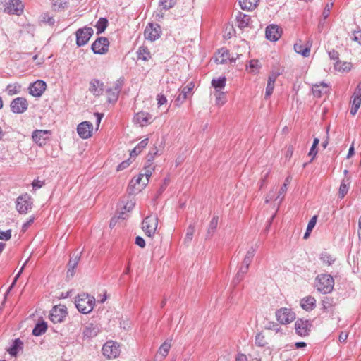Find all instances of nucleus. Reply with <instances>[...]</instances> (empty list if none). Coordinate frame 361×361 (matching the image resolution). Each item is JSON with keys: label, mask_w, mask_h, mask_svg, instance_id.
Returning a JSON list of instances; mask_svg holds the SVG:
<instances>
[{"label": "nucleus", "mask_w": 361, "mask_h": 361, "mask_svg": "<svg viewBox=\"0 0 361 361\" xmlns=\"http://www.w3.org/2000/svg\"><path fill=\"white\" fill-rule=\"evenodd\" d=\"M75 306L82 314L90 313L95 305V298L87 293L79 294L75 300Z\"/></svg>", "instance_id": "1"}, {"label": "nucleus", "mask_w": 361, "mask_h": 361, "mask_svg": "<svg viewBox=\"0 0 361 361\" xmlns=\"http://www.w3.org/2000/svg\"><path fill=\"white\" fill-rule=\"evenodd\" d=\"M316 286L317 290L326 294L332 291L334 286V280L331 275L319 274L317 279Z\"/></svg>", "instance_id": "2"}, {"label": "nucleus", "mask_w": 361, "mask_h": 361, "mask_svg": "<svg viewBox=\"0 0 361 361\" xmlns=\"http://www.w3.org/2000/svg\"><path fill=\"white\" fill-rule=\"evenodd\" d=\"M93 33V29L90 27H85L83 28L78 29L75 32L77 46L82 47L86 44Z\"/></svg>", "instance_id": "3"}, {"label": "nucleus", "mask_w": 361, "mask_h": 361, "mask_svg": "<svg viewBox=\"0 0 361 361\" xmlns=\"http://www.w3.org/2000/svg\"><path fill=\"white\" fill-rule=\"evenodd\" d=\"M142 230L148 237H152L157 228L158 218L157 216H147L142 221Z\"/></svg>", "instance_id": "4"}, {"label": "nucleus", "mask_w": 361, "mask_h": 361, "mask_svg": "<svg viewBox=\"0 0 361 361\" xmlns=\"http://www.w3.org/2000/svg\"><path fill=\"white\" fill-rule=\"evenodd\" d=\"M109 47V41L106 37H100L92 44L91 49L95 54H105L107 53Z\"/></svg>", "instance_id": "5"}, {"label": "nucleus", "mask_w": 361, "mask_h": 361, "mask_svg": "<svg viewBox=\"0 0 361 361\" xmlns=\"http://www.w3.org/2000/svg\"><path fill=\"white\" fill-rule=\"evenodd\" d=\"M120 345L118 343L109 341H107L102 348L103 355L108 357L116 358L120 354Z\"/></svg>", "instance_id": "6"}, {"label": "nucleus", "mask_w": 361, "mask_h": 361, "mask_svg": "<svg viewBox=\"0 0 361 361\" xmlns=\"http://www.w3.org/2000/svg\"><path fill=\"white\" fill-rule=\"evenodd\" d=\"M67 315L66 308L64 306H54L49 314L51 321L54 323H61Z\"/></svg>", "instance_id": "7"}, {"label": "nucleus", "mask_w": 361, "mask_h": 361, "mask_svg": "<svg viewBox=\"0 0 361 361\" xmlns=\"http://www.w3.org/2000/svg\"><path fill=\"white\" fill-rule=\"evenodd\" d=\"M32 202L27 194L23 195L18 197L16 201V209L20 214H25L32 208Z\"/></svg>", "instance_id": "8"}, {"label": "nucleus", "mask_w": 361, "mask_h": 361, "mask_svg": "<svg viewBox=\"0 0 361 361\" xmlns=\"http://www.w3.org/2000/svg\"><path fill=\"white\" fill-rule=\"evenodd\" d=\"M277 320L283 324L292 322L295 319V313L290 309L281 308L276 312Z\"/></svg>", "instance_id": "9"}, {"label": "nucleus", "mask_w": 361, "mask_h": 361, "mask_svg": "<svg viewBox=\"0 0 361 361\" xmlns=\"http://www.w3.org/2000/svg\"><path fill=\"white\" fill-rule=\"evenodd\" d=\"M311 327V322L308 320H304L302 319H298L295 324V332L300 336H305L309 335Z\"/></svg>", "instance_id": "10"}, {"label": "nucleus", "mask_w": 361, "mask_h": 361, "mask_svg": "<svg viewBox=\"0 0 361 361\" xmlns=\"http://www.w3.org/2000/svg\"><path fill=\"white\" fill-rule=\"evenodd\" d=\"M161 27L158 24L149 23L146 27L144 35L147 39L153 42L160 37Z\"/></svg>", "instance_id": "11"}, {"label": "nucleus", "mask_w": 361, "mask_h": 361, "mask_svg": "<svg viewBox=\"0 0 361 361\" xmlns=\"http://www.w3.org/2000/svg\"><path fill=\"white\" fill-rule=\"evenodd\" d=\"M23 5L20 0H10L4 8V11L8 14L19 16L23 12Z\"/></svg>", "instance_id": "12"}, {"label": "nucleus", "mask_w": 361, "mask_h": 361, "mask_svg": "<svg viewBox=\"0 0 361 361\" xmlns=\"http://www.w3.org/2000/svg\"><path fill=\"white\" fill-rule=\"evenodd\" d=\"M47 88V84L44 81L38 80L29 86V93L35 97H40Z\"/></svg>", "instance_id": "13"}, {"label": "nucleus", "mask_w": 361, "mask_h": 361, "mask_svg": "<svg viewBox=\"0 0 361 361\" xmlns=\"http://www.w3.org/2000/svg\"><path fill=\"white\" fill-rule=\"evenodd\" d=\"M93 126L90 121L80 123L77 128L79 136L82 139H87L92 136Z\"/></svg>", "instance_id": "14"}, {"label": "nucleus", "mask_w": 361, "mask_h": 361, "mask_svg": "<svg viewBox=\"0 0 361 361\" xmlns=\"http://www.w3.org/2000/svg\"><path fill=\"white\" fill-rule=\"evenodd\" d=\"M27 102L23 97H17L11 103V109L13 113H23L27 109Z\"/></svg>", "instance_id": "15"}, {"label": "nucleus", "mask_w": 361, "mask_h": 361, "mask_svg": "<svg viewBox=\"0 0 361 361\" xmlns=\"http://www.w3.org/2000/svg\"><path fill=\"white\" fill-rule=\"evenodd\" d=\"M82 252L75 251L71 255V257L68 264L67 275L73 276L75 274L74 269L78 264L80 259Z\"/></svg>", "instance_id": "16"}, {"label": "nucleus", "mask_w": 361, "mask_h": 361, "mask_svg": "<svg viewBox=\"0 0 361 361\" xmlns=\"http://www.w3.org/2000/svg\"><path fill=\"white\" fill-rule=\"evenodd\" d=\"M281 35V30L278 25H270L266 28V37L270 41H277Z\"/></svg>", "instance_id": "17"}, {"label": "nucleus", "mask_w": 361, "mask_h": 361, "mask_svg": "<svg viewBox=\"0 0 361 361\" xmlns=\"http://www.w3.org/2000/svg\"><path fill=\"white\" fill-rule=\"evenodd\" d=\"M352 106L350 113H357L361 105V82L357 85L353 95Z\"/></svg>", "instance_id": "18"}, {"label": "nucleus", "mask_w": 361, "mask_h": 361, "mask_svg": "<svg viewBox=\"0 0 361 361\" xmlns=\"http://www.w3.org/2000/svg\"><path fill=\"white\" fill-rule=\"evenodd\" d=\"M312 94L316 97H321L327 94L330 91V87L325 82H320L313 85L312 87Z\"/></svg>", "instance_id": "19"}, {"label": "nucleus", "mask_w": 361, "mask_h": 361, "mask_svg": "<svg viewBox=\"0 0 361 361\" xmlns=\"http://www.w3.org/2000/svg\"><path fill=\"white\" fill-rule=\"evenodd\" d=\"M49 134H50L49 130H36L32 133V139L36 144L42 146L45 145Z\"/></svg>", "instance_id": "20"}, {"label": "nucleus", "mask_w": 361, "mask_h": 361, "mask_svg": "<svg viewBox=\"0 0 361 361\" xmlns=\"http://www.w3.org/2000/svg\"><path fill=\"white\" fill-rule=\"evenodd\" d=\"M133 121L135 125L144 127L151 123L153 118L150 114H134Z\"/></svg>", "instance_id": "21"}, {"label": "nucleus", "mask_w": 361, "mask_h": 361, "mask_svg": "<svg viewBox=\"0 0 361 361\" xmlns=\"http://www.w3.org/2000/svg\"><path fill=\"white\" fill-rule=\"evenodd\" d=\"M89 90L94 96H100L104 92V83L97 79H93L90 82Z\"/></svg>", "instance_id": "22"}, {"label": "nucleus", "mask_w": 361, "mask_h": 361, "mask_svg": "<svg viewBox=\"0 0 361 361\" xmlns=\"http://www.w3.org/2000/svg\"><path fill=\"white\" fill-rule=\"evenodd\" d=\"M312 46V42L308 41L305 46H304L302 43V41L300 40L298 42H296L294 45V49L298 53L301 54L304 57H307L310 53V49Z\"/></svg>", "instance_id": "23"}, {"label": "nucleus", "mask_w": 361, "mask_h": 361, "mask_svg": "<svg viewBox=\"0 0 361 361\" xmlns=\"http://www.w3.org/2000/svg\"><path fill=\"white\" fill-rule=\"evenodd\" d=\"M100 331V329L97 324L92 323L88 324L84 329L82 334L87 338L95 337Z\"/></svg>", "instance_id": "24"}, {"label": "nucleus", "mask_w": 361, "mask_h": 361, "mask_svg": "<svg viewBox=\"0 0 361 361\" xmlns=\"http://www.w3.org/2000/svg\"><path fill=\"white\" fill-rule=\"evenodd\" d=\"M229 51L226 49H221L215 56V61L219 64L226 63L228 61H235V59L229 58Z\"/></svg>", "instance_id": "25"}, {"label": "nucleus", "mask_w": 361, "mask_h": 361, "mask_svg": "<svg viewBox=\"0 0 361 361\" xmlns=\"http://www.w3.org/2000/svg\"><path fill=\"white\" fill-rule=\"evenodd\" d=\"M315 305L316 300L312 296L305 297L300 301L302 308L307 311L313 310L315 307Z\"/></svg>", "instance_id": "26"}, {"label": "nucleus", "mask_w": 361, "mask_h": 361, "mask_svg": "<svg viewBox=\"0 0 361 361\" xmlns=\"http://www.w3.org/2000/svg\"><path fill=\"white\" fill-rule=\"evenodd\" d=\"M236 20L238 23V27L243 29L249 26L251 18L248 15L239 12L236 16Z\"/></svg>", "instance_id": "27"}, {"label": "nucleus", "mask_w": 361, "mask_h": 361, "mask_svg": "<svg viewBox=\"0 0 361 361\" xmlns=\"http://www.w3.org/2000/svg\"><path fill=\"white\" fill-rule=\"evenodd\" d=\"M259 0H239V4L242 9L252 11L258 5Z\"/></svg>", "instance_id": "28"}, {"label": "nucleus", "mask_w": 361, "mask_h": 361, "mask_svg": "<svg viewBox=\"0 0 361 361\" xmlns=\"http://www.w3.org/2000/svg\"><path fill=\"white\" fill-rule=\"evenodd\" d=\"M255 249L253 247H251L249 250L247 252L246 255L243 262V270L245 271L248 270L249 266L255 256Z\"/></svg>", "instance_id": "29"}, {"label": "nucleus", "mask_w": 361, "mask_h": 361, "mask_svg": "<svg viewBox=\"0 0 361 361\" xmlns=\"http://www.w3.org/2000/svg\"><path fill=\"white\" fill-rule=\"evenodd\" d=\"M47 329V323L44 321L38 322L32 330V334L35 336H40L45 333Z\"/></svg>", "instance_id": "30"}, {"label": "nucleus", "mask_w": 361, "mask_h": 361, "mask_svg": "<svg viewBox=\"0 0 361 361\" xmlns=\"http://www.w3.org/2000/svg\"><path fill=\"white\" fill-rule=\"evenodd\" d=\"M22 86L18 83L9 84L7 85L6 91L8 95H14L20 92Z\"/></svg>", "instance_id": "31"}, {"label": "nucleus", "mask_w": 361, "mask_h": 361, "mask_svg": "<svg viewBox=\"0 0 361 361\" xmlns=\"http://www.w3.org/2000/svg\"><path fill=\"white\" fill-rule=\"evenodd\" d=\"M171 340H166L164 342L159 349V355L161 356V358L165 357L169 351L171 346Z\"/></svg>", "instance_id": "32"}, {"label": "nucleus", "mask_w": 361, "mask_h": 361, "mask_svg": "<svg viewBox=\"0 0 361 361\" xmlns=\"http://www.w3.org/2000/svg\"><path fill=\"white\" fill-rule=\"evenodd\" d=\"M108 25V20L105 18H100L95 27L97 30V34L100 35L104 32Z\"/></svg>", "instance_id": "33"}, {"label": "nucleus", "mask_w": 361, "mask_h": 361, "mask_svg": "<svg viewBox=\"0 0 361 361\" xmlns=\"http://www.w3.org/2000/svg\"><path fill=\"white\" fill-rule=\"evenodd\" d=\"M137 56L139 59H142L143 61H148V59L151 57L150 52L147 47H140L137 51Z\"/></svg>", "instance_id": "34"}, {"label": "nucleus", "mask_w": 361, "mask_h": 361, "mask_svg": "<svg viewBox=\"0 0 361 361\" xmlns=\"http://www.w3.org/2000/svg\"><path fill=\"white\" fill-rule=\"evenodd\" d=\"M349 185H350V180L349 178L344 179L342 183H341L340 188H339V197L341 198L344 197V196L347 194L348 189H349Z\"/></svg>", "instance_id": "35"}, {"label": "nucleus", "mask_w": 361, "mask_h": 361, "mask_svg": "<svg viewBox=\"0 0 361 361\" xmlns=\"http://www.w3.org/2000/svg\"><path fill=\"white\" fill-rule=\"evenodd\" d=\"M152 171L153 168L151 166V165L145 164V173H142L145 176V179L142 181V187H145L147 185L149 182V178L152 173Z\"/></svg>", "instance_id": "36"}, {"label": "nucleus", "mask_w": 361, "mask_h": 361, "mask_svg": "<svg viewBox=\"0 0 361 361\" xmlns=\"http://www.w3.org/2000/svg\"><path fill=\"white\" fill-rule=\"evenodd\" d=\"M352 65L348 62L337 61L335 64V68L339 71L348 72L350 71Z\"/></svg>", "instance_id": "37"}, {"label": "nucleus", "mask_w": 361, "mask_h": 361, "mask_svg": "<svg viewBox=\"0 0 361 361\" xmlns=\"http://www.w3.org/2000/svg\"><path fill=\"white\" fill-rule=\"evenodd\" d=\"M218 220H219V219H218L217 216H214L212 219V220L209 223V225L208 230H207V236L212 235L213 233L214 232V231L216 230V228L217 227Z\"/></svg>", "instance_id": "38"}, {"label": "nucleus", "mask_w": 361, "mask_h": 361, "mask_svg": "<svg viewBox=\"0 0 361 361\" xmlns=\"http://www.w3.org/2000/svg\"><path fill=\"white\" fill-rule=\"evenodd\" d=\"M317 216H314L309 221L308 224H307V229H306V232L304 235V239H307L309 236H310V232L312 231L313 228L316 225V223H317Z\"/></svg>", "instance_id": "39"}, {"label": "nucleus", "mask_w": 361, "mask_h": 361, "mask_svg": "<svg viewBox=\"0 0 361 361\" xmlns=\"http://www.w3.org/2000/svg\"><path fill=\"white\" fill-rule=\"evenodd\" d=\"M107 102L109 104H114L118 100V94L113 91L112 89L106 90Z\"/></svg>", "instance_id": "40"}, {"label": "nucleus", "mask_w": 361, "mask_h": 361, "mask_svg": "<svg viewBox=\"0 0 361 361\" xmlns=\"http://www.w3.org/2000/svg\"><path fill=\"white\" fill-rule=\"evenodd\" d=\"M320 259L327 265H331L335 261V259L329 255L328 252H323L320 255Z\"/></svg>", "instance_id": "41"}, {"label": "nucleus", "mask_w": 361, "mask_h": 361, "mask_svg": "<svg viewBox=\"0 0 361 361\" xmlns=\"http://www.w3.org/2000/svg\"><path fill=\"white\" fill-rule=\"evenodd\" d=\"M176 4V0H159V6L164 10H169Z\"/></svg>", "instance_id": "42"}, {"label": "nucleus", "mask_w": 361, "mask_h": 361, "mask_svg": "<svg viewBox=\"0 0 361 361\" xmlns=\"http://www.w3.org/2000/svg\"><path fill=\"white\" fill-rule=\"evenodd\" d=\"M255 344L259 347H264L267 344V341L262 333H259L255 336Z\"/></svg>", "instance_id": "43"}, {"label": "nucleus", "mask_w": 361, "mask_h": 361, "mask_svg": "<svg viewBox=\"0 0 361 361\" xmlns=\"http://www.w3.org/2000/svg\"><path fill=\"white\" fill-rule=\"evenodd\" d=\"M212 86L216 89H222L224 87L226 84V78H219L218 79H213L212 81Z\"/></svg>", "instance_id": "44"}, {"label": "nucleus", "mask_w": 361, "mask_h": 361, "mask_svg": "<svg viewBox=\"0 0 361 361\" xmlns=\"http://www.w3.org/2000/svg\"><path fill=\"white\" fill-rule=\"evenodd\" d=\"M23 345V343L19 340V339H16L11 347L10 348V349L8 350V352L11 355H13L15 356L17 353H18V348Z\"/></svg>", "instance_id": "45"}, {"label": "nucleus", "mask_w": 361, "mask_h": 361, "mask_svg": "<svg viewBox=\"0 0 361 361\" xmlns=\"http://www.w3.org/2000/svg\"><path fill=\"white\" fill-rule=\"evenodd\" d=\"M243 266L239 269V271L236 274L235 278L233 280V283L236 285L243 279L245 274L247 272L248 270H246L245 271H243Z\"/></svg>", "instance_id": "46"}, {"label": "nucleus", "mask_w": 361, "mask_h": 361, "mask_svg": "<svg viewBox=\"0 0 361 361\" xmlns=\"http://www.w3.org/2000/svg\"><path fill=\"white\" fill-rule=\"evenodd\" d=\"M195 232V226L193 225H190L188 228L185 238V242H190L192 239V236Z\"/></svg>", "instance_id": "47"}, {"label": "nucleus", "mask_w": 361, "mask_h": 361, "mask_svg": "<svg viewBox=\"0 0 361 361\" xmlns=\"http://www.w3.org/2000/svg\"><path fill=\"white\" fill-rule=\"evenodd\" d=\"M42 21L49 25H52L54 24L55 23V20L54 19L51 17V16H49L48 14L47 13H44L42 16Z\"/></svg>", "instance_id": "48"}, {"label": "nucleus", "mask_w": 361, "mask_h": 361, "mask_svg": "<svg viewBox=\"0 0 361 361\" xmlns=\"http://www.w3.org/2000/svg\"><path fill=\"white\" fill-rule=\"evenodd\" d=\"M185 99L186 97H184V94H181L180 92H179L174 99L173 104L175 106H180Z\"/></svg>", "instance_id": "49"}, {"label": "nucleus", "mask_w": 361, "mask_h": 361, "mask_svg": "<svg viewBox=\"0 0 361 361\" xmlns=\"http://www.w3.org/2000/svg\"><path fill=\"white\" fill-rule=\"evenodd\" d=\"M123 82L121 80H118L116 82L114 87L111 88L114 92L118 94L120 93L122 86H123Z\"/></svg>", "instance_id": "50"}, {"label": "nucleus", "mask_w": 361, "mask_h": 361, "mask_svg": "<svg viewBox=\"0 0 361 361\" xmlns=\"http://www.w3.org/2000/svg\"><path fill=\"white\" fill-rule=\"evenodd\" d=\"M286 191H287V183H283V185H282V187L281 188V189H280V190L279 192V195H278V197L276 198V200L277 199L280 198V197L281 196V198L279 200V203L281 202L282 200L284 197V195L286 192Z\"/></svg>", "instance_id": "51"}, {"label": "nucleus", "mask_w": 361, "mask_h": 361, "mask_svg": "<svg viewBox=\"0 0 361 361\" xmlns=\"http://www.w3.org/2000/svg\"><path fill=\"white\" fill-rule=\"evenodd\" d=\"M27 260H28V259H27V260L25 261V262L24 263V264L23 265V267H21V269H20V271H18V274H16V276H15L14 280H13V283H11V285L10 286V287H9V288H8V291H7V292H9V291L13 288V287L15 286L16 282L17 281L18 279L19 278V276H20L21 273L23 272V269H24V267H25V266L26 263L27 262Z\"/></svg>", "instance_id": "52"}, {"label": "nucleus", "mask_w": 361, "mask_h": 361, "mask_svg": "<svg viewBox=\"0 0 361 361\" xmlns=\"http://www.w3.org/2000/svg\"><path fill=\"white\" fill-rule=\"evenodd\" d=\"M274 84L267 82V87H266V92H265V98L266 99L269 97L271 95L273 90H274Z\"/></svg>", "instance_id": "53"}, {"label": "nucleus", "mask_w": 361, "mask_h": 361, "mask_svg": "<svg viewBox=\"0 0 361 361\" xmlns=\"http://www.w3.org/2000/svg\"><path fill=\"white\" fill-rule=\"evenodd\" d=\"M11 237V230H7L6 231H0V239L4 240H8Z\"/></svg>", "instance_id": "54"}, {"label": "nucleus", "mask_w": 361, "mask_h": 361, "mask_svg": "<svg viewBox=\"0 0 361 361\" xmlns=\"http://www.w3.org/2000/svg\"><path fill=\"white\" fill-rule=\"evenodd\" d=\"M145 179V176L142 173H140L137 177H135L132 180L131 183L134 184H138L140 185L142 187V181Z\"/></svg>", "instance_id": "55"}, {"label": "nucleus", "mask_w": 361, "mask_h": 361, "mask_svg": "<svg viewBox=\"0 0 361 361\" xmlns=\"http://www.w3.org/2000/svg\"><path fill=\"white\" fill-rule=\"evenodd\" d=\"M157 99V104H158L159 106H161L167 103L166 97L164 94H158Z\"/></svg>", "instance_id": "56"}, {"label": "nucleus", "mask_w": 361, "mask_h": 361, "mask_svg": "<svg viewBox=\"0 0 361 361\" xmlns=\"http://www.w3.org/2000/svg\"><path fill=\"white\" fill-rule=\"evenodd\" d=\"M130 164V159L123 161L117 166V171H122L128 167Z\"/></svg>", "instance_id": "57"}, {"label": "nucleus", "mask_w": 361, "mask_h": 361, "mask_svg": "<svg viewBox=\"0 0 361 361\" xmlns=\"http://www.w3.org/2000/svg\"><path fill=\"white\" fill-rule=\"evenodd\" d=\"M148 144V138H145L142 140L135 147L140 152Z\"/></svg>", "instance_id": "58"}, {"label": "nucleus", "mask_w": 361, "mask_h": 361, "mask_svg": "<svg viewBox=\"0 0 361 361\" xmlns=\"http://www.w3.org/2000/svg\"><path fill=\"white\" fill-rule=\"evenodd\" d=\"M135 244L139 247L143 248L145 246V241L142 237L137 236L135 238Z\"/></svg>", "instance_id": "59"}, {"label": "nucleus", "mask_w": 361, "mask_h": 361, "mask_svg": "<svg viewBox=\"0 0 361 361\" xmlns=\"http://www.w3.org/2000/svg\"><path fill=\"white\" fill-rule=\"evenodd\" d=\"M279 74V73H276L275 72H272L270 73L269 78H268V81L267 82H270V83H273L274 84L275 83V81L278 77Z\"/></svg>", "instance_id": "60"}, {"label": "nucleus", "mask_w": 361, "mask_h": 361, "mask_svg": "<svg viewBox=\"0 0 361 361\" xmlns=\"http://www.w3.org/2000/svg\"><path fill=\"white\" fill-rule=\"evenodd\" d=\"M353 39L361 44V30L354 32Z\"/></svg>", "instance_id": "61"}, {"label": "nucleus", "mask_w": 361, "mask_h": 361, "mask_svg": "<svg viewBox=\"0 0 361 361\" xmlns=\"http://www.w3.org/2000/svg\"><path fill=\"white\" fill-rule=\"evenodd\" d=\"M333 4H327L324 11H323L322 16L324 17V19H326L329 16V13L330 11L331 8L332 7Z\"/></svg>", "instance_id": "62"}, {"label": "nucleus", "mask_w": 361, "mask_h": 361, "mask_svg": "<svg viewBox=\"0 0 361 361\" xmlns=\"http://www.w3.org/2000/svg\"><path fill=\"white\" fill-rule=\"evenodd\" d=\"M135 206V202L130 201V202H128L126 205L123 207V209L128 212H130L133 208Z\"/></svg>", "instance_id": "63"}, {"label": "nucleus", "mask_w": 361, "mask_h": 361, "mask_svg": "<svg viewBox=\"0 0 361 361\" xmlns=\"http://www.w3.org/2000/svg\"><path fill=\"white\" fill-rule=\"evenodd\" d=\"M44 184V181L37 180H34L32 182V187L35 189H37V188H40L41 187H42V185Z\"/></svg>", "instance_id": "64"}]
</instances>
